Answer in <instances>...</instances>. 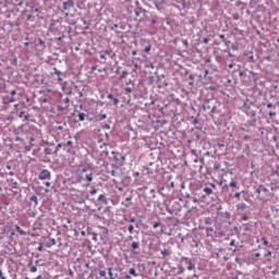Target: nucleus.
I'll return each instance as SVG.
<instances>
[{"mask_svg":"<svg viewBox=\"0 0 279 279\" xmlns=\"http://www.w3.org/2000/svg\"><path fill=\"white\" fill-rule=\"evenodd\" d=\"M255 193L257 194V198L260 199V202H267L269 197H271L269 189H267V186H265L264 184L258 185L255 189Z\"/></svg>","mask_w":279,"mask_h":279,"instance_id":"obj_1","label":"nucleus"},{"mask_svg":"<svg viewBox=\"0 0 279 279\" xmlns=\"http://www.w3.org/2000/svg\"><path fill=\"white\" fill-rule=\"evenodd\" d=\"M181 263H184L187 271H193L195 269V263L189 257H181Z\"/></svg>","mask_w":279,"mask_h":279,"instance_id":"obj_2","label":"nucleus"},{"mask_svg":"<svg viewBox=\"0 0 279 279\" xmlns=\"http://www.w3.org/2000/svg\"><path fill=\"white\" fill-rule=\"evenodd\" d=\"M111 154L113 156V160L116 162H119V165H121V167H123V165H125V156H123L122 154L117 153V151H112Z\"/></svg>","mask_w":279,"mask_h":279,"instance_id":"obj_3","label":"nucleus"},{"mask_svg":"<svg viewBox=\"0 0 279 279\" xmlns=\"http://www.w3.org/2000/svg\"><path fill=\"white\" fill-rule=\"evenodd\" d=\"M236 181H231L229 184L226 183L225 180L219 182V185L222 186V191H229V189H236Z\"/></svg>","mask_w":279,"mask_h":279,"instance_id":"obj_4","label":"nucleus"},{"mask_svg":"<svg viewBox=\"0 0 279 279\" xmlns=\"http://www.w3.org/2000/svg\"><path fill=\"white\" fill-rule=\"evenodd\" d=\"M38 180H51V171L44 169L38 174Z\"/></svg>","mask_w":279,"mask_h":279,"instance_id":"obj_5","label":"nucleus"},{"mask_svg":"<svg viewBox=\"0 0 279 279\" xmlns=\"http://www.w3.org/2000/svg\"><path fill=\"white\" fill-rule=\"evenodd\" d=\"M75 8V1L73 0H68L63 2V10L64 12H71Z\"/></svg>","mask_w":279,"mask_h":279,"instance_id":"obj_6","label":"nucleus"},{"mask_svg":"<svg viewBox=\"0 0 279 279\" xmlns=\"http://www.w3.org/2000/svg\"><path fill=\"white\" fill-rule=\"evenodd\" d=\"M48 32L53 36H60V28L56 25V22L50 23Z\"/></svg>","mask_w":279,"mask_h":279,"instance_id":"obj_7","label":"nucleus"},{"mask_svg":"<svg viewBox=\"0 0 279 279\" xmlns=\"http://www.w3.org/2000/svg\"><path fill=\"white\" fill-rule=\"evenodd\" d=\"M109 279H117L119 278V270L116 268L109 267L107 268Z\"/></svg>","mask_w":279,"mask_h":279,"instance_id":"obj_8","label":"nucleus"},{"mask_svg":"<svg viewBox=\"0 0 279 279\" xmlns=\"http://www.w3.org/2000/svg\"><path fill=\"white\" fill-rule=\"evenodd\" d=\"M93 178H94V173L88 172V170H86V172L84 173V180L86 182L85 186H90V182H93Z\"/></svg>","mask_w":279,"mask_h":279,"instance_id":"obj_9","label":"nucleus"},{"mask_svg":"<svg viewBox=\"0 0 279 279\" xmlns=\"http://www.w3.org/2000/svg\"><path fill=\"white\" fill-rule=\"evenodd\" d=\"M195 165H199V166H194L195 169H197V171L202 172V170L204 169V158H195L194 159Z\"/></svg>","mask_w":279,"mask_h":279,"instance_id":"obj_10","label":"nucleus"},{"mask_svg":"<svg viewBox=\"0 0 279 279\" xmlns=\"http://www.w3.org/2000/svg\"><path fill=\"white\" fill-rule=\"evenodd\" d=\"M84 173H86V169H82L80 173L76 174V184H82L83 182H85Z\"/></svg>","mask_w":279,"mask_h":279,"instance_id":"obj_11","label":"nucleus"},{"mask_svg":"<svg viewBox=\"0 0 279 279\" xmlns=\"http://www.w3.org/2000/svg\"><path fill=\"white\" fill-rule=\"evenodd\" d=\"M77 117H78V119L75 120V123H80V121H86L87 116L84 112H78Z\"/></svg>","mask_w":279,"mask_h":279,"instance_id":"obj_12","label":"nucleus"},{"mask_svg":"<svg viewBox=\"0 0 279 279\" xmlns=\"http://www.w3.org/2000/svg\"><path fill=\"white\" fill-rule=\"evenodd\" d=\"M21 132H23V130L19 129L16 131V136H15V143H23V138L21 136H19L21 134Z\"/></svg>","mask_w":279,"mask_h":279,"instance_id":"obj_13","label":"nucleus"},{"mask_svg":"<svg viewBox=\"0 0 279 279\" xmlns=\"http://www.w3.org/2000/svg\"><path fill=\"white\" fill-rule=\"evenodd\" d=\"M107 99H112L114 106H118V104L120 101L119 98H114V95H112V94H109L107 96Z\"/></svg>","mask_w":279,"mask_h":279,"instance_id":"obj_14","label":"nucleus"},{"mask_svg":"<svg viewBox=\"0 0 279 279\" xmlns=\"http://www.w3.org/2000/svg\"><path fill=\"white\" fill-rule=\"evenodd\" d=\"M105 56H109V58L114 59L117 58V53L112 52V50H105Z\"/></svg>","mask_w":279,"mask_h":279,"instance_id":"obj_15","label":"nucleus"},{"mask_svg":"<svg viewBox=\"0 0 279 279\" xmlns=\"http://www.w3.org/2000/svg\"><path fill=\"white\" fill-rule=\"evenodd\" d=\"M14 228L21 236H25V234H26L25 231L23 229H21L19 225H15Z\"/></svg>","mask_w":279,"mask_h":279,"instance_id":"obj_16","label":"nucleus"},{"mask_svg":"<svg viewBox=\"0 0 279 279\" xmlns=\"http://www.w3.org/2000/svg\"><path fill=\"white\" fill-rule=\"evenodd\" d=\"M69 108V105H58L57 106V110H59V112H64V110H66Z\"/></svg>","mask_w":279,"mask_h":279,"instance_id":"obj_17","label":"nucleus"},{"mask_svg":"<svg viewBox=\"0 0 279 279\" xmlns=\"http://www.w3.org/2000/svg\"><path fill=\"white\" fill-rule=\"evenodd\" d=\"M207 236H213L215 229L213 227H207L206 229Z\"/></svg>","mask_w":279,"mask_h":279,"instance_id":"obj_18","label":"nucleus"},{"mask_svg":"<svg viewBox=\"0 0 279 279\" xmlns=\"http://www.w3.org/2000/svg\"><path fill=\"white\" fill-rule=\"evenodd\" d=\"M56 245V239H49L46 243V247H53Z\"/></svg>","mask_w":279,"mask_h":279,"instance_id":"obj_19","label":"nucleus"},{"mask_svg":"<svg viewBox=\"0 0 279 279\" xmlns=\"http://www.w3.org/2000/svg\"><path fill=\"white\" fill-rule=\"evenodd\" d=\"M9 182L12 189H19V182H16L14 179H11Z\"/></svg>","mask_w":279,"mask_h":279,"instance_id":"obj_20","label":"nucleus"},{"mask_svg":"<svg viewBox=\"0 0 279 279\" xmlns=\"http://www.w3.org/2000/svg\"><path fill=\"white\" fill-rule=\"evenodd\" d=\"M20 119H24V121H27L29 119V116L25 114V111H21L19 113Z\"/></svg>","mask_w":279,"mask_h":279,"instance_id":"obj_21","label":"nucleus"},{"mask_svg":"<svg viewBox=\"0 0 279 279\" xmlns=\"http://www.w3.org/2000/svg\"><path fill=\"white\" fill-rule=\"evenodd\" d=\"M131 247L132 250H138V247H141V242H136V241L132 242Z\"/></svg>","mask_w":279,"mask_h":279,"instance_id":"obj_22","label":"nucleus"},{"mask_svg":"<svg viewBox=\"0 0 279 279\" xmlns=\"http://www.w3.org/2000/svg\"><path fill=\"white\" fill-rule=\"evenodd\" d=\"M245 56H247V60L248 62H254V52H248V53H245Z\"/></svg>","mask_w":279,"mask_h":279,"instance_id":"obj_23","label":"nucleus"},{"mask_svg":"<svg viewBox=\"0 0 279 279\" xmlns=\"http://www.w3.org/2000/svg\"><path fill=\"white\" fill-rule=\"evenodd\" d=\"M29 201L34 202L35 206H38V196L33 195V196L29 197Z\"/></svg>","mask_w":279,"mask_h":279,"instance_id":"obj_24","label":"nucleus"},{"mask_svg":"<svg viewBox=\"0 0 279 279\" xmlns=\"http://www.w3.org/2000/svg\"><path fill=\"white\" fill-rule=\"evenodd\" d=\"M28 12H29L31 14H34L35 12H36V13L40 12V10H39L38 8H34V5H31Z\"/></svg>","mask_w":279,"mask_h":279,"instance_id":"obj_25","label":"nucleus"},{"mask_svg":"<svg viewBox=\"0 0 279 279\" xmlns=\"http://www.w3.org/2000/svg\"><path fill=\"white\" fill-rule=\"evenodd\" d=\"M203 191L206 193V195H213V189L210 187H204Z\"/></svg>","mask_w":279,"mask_h":279,"instance_id":"obj_26","label":"nucleus"},{"mask_svg":"<svg viewBox=\"0 0 279 279\" xmlns=\"http://www.w3.org/2000/svg\"><path fill=\"white\" fill-rule=\"evenodd\" d=\"M242 230H243V232H250V230H252V228L250 227V225H243Z\"/></svg>","mask_w":279,"mask_h":279,"instance_id":"obj_27","label":"nucleus"},{"mask_svg":"<svg viewBox=\"0 0 279 279\" xmlns=\"http://www.w3.org/2000/svg\"><path fill=\"white\" fill-rule=\"evenodd\" d=\"M98 274H99L100 278L108 279V277H106V274H107L106 270H99Z\"/></svg>","mask_w":279,"mask_h":279,"instance_id":"obj_28","label":"nucleus"},{"mask_svg":"<svg viewBox=\"0 0 279 279\" xmlns=\"http://www.w3.org/2000/svg\"><path fill=\"white\" fill-rule=\"evenodd\" d=\"M205 223L206 226H213V218L210 217L205 218Z\"/></svg>","mask_w":279,"mask_h":279,"instance_id":"obj_29","label":"nucleus"},{"mask_svg":"<svg viewBox=\"0 0 279 279\" xmlns=\"http://www.w3.org/2000/svg\"><path fill=\"white\" fill-rule=\"evenodd\" d=\"M14 101H16V99L14 98V96H11V98L4 100V104H14Z\"/></svg>","mask_w":279,"mask_h":279,"instance_id":"obj_30","label":"nucleus"},{"mask_svg":"<svg viewBox=\"0 0 279 279\" xmlns=\"http://www.w3.org/2000/svg\"><path fill=\"white\" fill-rule=\"evenodd\" d=\"M129 274H130V276H134L135 278H136V276H138V274H136V269H134V268H131L129 270Z\"/></svg>","mask_w":279,"mask_h":279,"instance_id":"obj_31","label":"nucleus"},{"mask_svg":"<svg viewBox=\"0 0 279 279\" xmlns=\"http://www.w3.org/2000/svg\"><path fill=\"white\" fill-rule=\"evenodd\" d=\"M128 75H130V72L123 71L121 76H120V80H125V77H128Z\"/></svg>","mask_w":279,"mask_h":279,"instance_id":"obj_32","label":"nucleus"},{"mask_svg":"<svg viewBox=\"0 0 279 279\" xmlns=\"http://www.w3.org/2000/svg\"><path fill=\"white\" fill-rule=\"evenodd\" d=\"M99 121H104L105 119H108V116L106 113H100L98 116Z\"/></svg>","mask_w":279,"mask_h":279,"instance_id":"obj_33","label":"nucleus"},{"mask_svg":"<svg viewBox=\"0 0 279 279\" xmlns=\"http://www.w3.org/2000/svg\"><path fill=\"white\" fill-rule=\"evenodd\" d=\"M99 156L100 158H108V150H102Z\"/></svg>","mask_w":279,"mask_h":279,"instance_id":"obj_34","label":"nucleus"},{"mask_svg":"<svg viewBox=\"0 0 279 279\" xmlns=\"http://www.w3.org/2000/svg\"><path fill=\"white\" fill-rule=\"evenodd\" d=\"M161 255L163 258L169 256V250L165 248L163 251H161Z\"/></svg>","mask_w":279,"mask_h":279,"instance_id":"obj_35","label":"nucleus"},{"mask_svg":"<svg viewBox=\"0 0 279 279\" xmlns=\"http://www.w3.org/2000/svg\"><path fill=\"white\" fill-rule=\"evenodd\" d=\"M44 154L45 156H51V148H45Z\"/></svg>","mask_w":279,"mask_h":279,"instance_id":"obj_36","label":"nucleus"},{"mask_svg":"<svg viewBox=\"0 0 279 279\" xmlns=\"http://www.w3.org/2000/svg\"><path fill=\"white\" fill-rule=\"evenodd\" d=\"M234 72H239L240 77H243L245 75V72L243 70H240V69L234 70Z\"/></svg>","mask_w":279,"mask_h":279,"instance_id":"obj_37","label":"nucleus"},{"mask_svg":"<svg viewBox=\"0 0 279 279\" xmlns=\"http://www.w3.org/2000/svg\"><path fill=\"white\" fill-rule=\"evenodd\" d=\"M54 71V75H58V77H60V75H62V72L60 70H58V68H53Z\"/></svg>","mask_w":279,"mask_h":279,"instance_id":"obj_38","label":"nucleus"},{"mask_svg":"<svg viewBox=\"0 0 279 279\" xmlns=\"http://www.w3.org/2000/svg\"><path fill=\"white\" fill-rule=\"evenodd\" d=\"M61 101H62V104H63L64 106H69L70 99H69V97H65V98H63Z\"/></svg>","mask_w":279,"mask_h":279,"instance_id":"obj_39","label":"nucleus"},{"mask_svg":"<svg viewBox=\"0 0 279 279\" xmlns=\"http://www.w3.org/2000/svg\"><path fill=\"white\" fill-rule=\"evenodd\" d=\"M262 241H263V243H264V245L267 247V245H269V241L267 240V238L266 236H263L262 238Z\"/></svg>","mask_w":279,"mask_h":279,"instance_id":"obj_40","label":"nucleus"},{"mask_svg":"<svg viewBox=\"0 0 279 279\" xmlns=\"http://www.w3.org/2000/svg\"><path fill=\"white\" fill-rule=\"evenodd\" d=\"M98 202H106V195L100 194V195L98 196Z\"/></svg>","mask_w":279,"mask_h":279,"instance_id":"obj_41","label":"nucleus"},{"mask_svg":"<svg viewBox=\"0 0 279 279\" xmlns=\"http://www.w3.org/2000/svg\"><path fill=\"white\" fill-rule=\"evenodd\" d=\"M247 101H250V100L246 99V101H244L243 108H245L246 110H250V104Z\"/></svg>","mask_w":279,"mask_h":279,"instance_id":"obj_42","label":"nucleus"},{"mask_svg":"<svg viewBox=\"0 0 279 279\" xmlns=\"http://www.w3.org/2000/svg\"><path fill=\"white\" fill-rule=\"evenodd\" d=\"M145 53H149L151 51V45H148L144 49Z\"/></svg>","mask_w":279,"mask_h":279,"instance_id":"obj_43","label":"nucleus"},{"mask_svg":"<svg viewBox=\"0 0 279 279\" xmlns=\"http://www.w3.org/2000/svg\"><path fill=\"white\" fill-rule=\"evenodd\" d=\"M60 149H62V144L57 145L54 154H58V151H60Z\"/></svg>","mask_w":279,"mask_h":279,"instance_id":"obj_44","label":"nucleus"},{"mask_svg":"<svg viewBox=\"0 0 279 279\" xmlns=\"http://www.w3.org/2000/svg\"><path fill=\"white\" fill-rule=\"evenodd\" d=\"M130 234H132V232H134V225H130L128 228Z\"/></svg>","mask_w":279,"mask_h":279,"instance_id":"obj_45","label":"nucleus"},{"mask_svg":"<svg viewBox=\"0 0 279 279\" xmlns=\"http://www.w3.org/2000/svg\"><path fill=\"white\" fill-rule=\"evenodd\" d=\"M169 191H171V189H175V183L174 182H170V184L168 185Z\"/></svg>","mask_w":279,"mask_h":279,"instance_id":"obj_46","label":"nucleus"},{"mask_svg":"<svg viewBox=\"0 0 279 279\" xmlns=\"http://www.w3.org/2000/svg\"><path fill=\"white\" fill-rule=\"evenodd\" d=\"M26 21H34V15L32 14L26 15Z\"/></svg>","mask_w":279,"mask_h":279,"instance_id":"obj_47","label":"nucleus"},{"mask_svg":"<svg viewBox=\"0 0 279 279\" xmlns=\"http://www.w3.org/2000/svg\"><path fill=\"white\" fill-rule=\"evenodd\" d=\"M36 271H38V268H36L35 266H32L31 267V272L32 274H36Z\"/></svg>","mask_w":279,"mask_h":279,"instance_id":"obj_48","label":"nucleus"},{"mask_svg":"<svg viewBox=\"0 0 279 279\" xmlns=\"http://www.w3.org/2000/svg\"><path fill=\"white\" fill-rule=\"evenodd\" d=\"M37 252H45V247H43V244H40V245L37 247Z\"/></svg>","mask_w":279,"mask_h":279,"instance_id":"obj_49","label":"nucleus"},{"mask_svg":"<svg viewBox=\"0 0 279 279\" xmlns=\"http://www.w3.org/2000/svg\"><path fill=\"white\" fill-rule=\"evenodd\" d=\"M65 147H73V142L68 141V142L65 143Z\"/></svg>","mask_w":279,"mask_h":279,"instance_id":"obj_50","label":"nucleus"},{"mask_svg":"<svg viewBox=\"0 0 279 279\" xmlns=\"http://www.w3.org/2000/svg\"><path fill=\"white\" fill-rule=\"evenodd\" d=\"M89 193L90 195H97V189L93 187V190Z\"/></svg>","mask_w":279,"mask_h":279,"instance_id":"obj_51","label":"nucleus"},{"mask_svg":"<svg viewBox=\"0 0 279 279\" xmlns=\"http://www.w3.org/2000/svg\"><path fill=\"white\" fill-rule=\"evenodd\" d=\"M220 40H222L223 43H226L227 38L226 35H219Z\"/></svg>","mask_w":279,"mask_h":279,"instance_id":"obj_52","label":"nucleus"},{"mask_svg":"<svg viewBox=\"0 0 279 279\" xmlns=\"http://www.w3.org/2000/svg\"><path fill=\"white\" fill-rule=\"evenodd\" d=\"M14 195H20L21 194V189H15V191H13Z\"/></svg>","mask_w":279,"mask_h":279,"instance_id":"obj_53","label":"nucleus"},{"mask_svg":"<svg viewBox=\"0 0 279 279\" xmlns=\"http://www.w3.org/2000/svg\"><path fill=\"white\" fill-rule=\"evenodd\" d=\"M203 43H204V45H208V43H210V39H208V38H203Z\"/></svg>","mask_w":279,"mask_h":279,"instance_id":"obj_54","label":"nucleus"},{"mask_svg":"<svg viewBox=\"0 0 279 279\" xmlns=\"http://www.w3.org/2000/svg\"><path fill=\"white\" fill-rule=\"evenodd\" d=\"M234 197H235V199H241V193L236 192V193L234 194Z\"/></svg>","mask_w":279,"mask_h":279,"instance_id":"obj_55","label":"nucleus"},{"mask_svg":"<svg viewBox=\"0 0 279 279\" xmlns=\"http://www.w3.org/2000/svg\"><path fill=\"white\" fill-rule=\"evenodd\" d=\"M102 130H110V124L102 125Z\"/></svg>","mask_w":279,"mask_h":279,"instance_id":"obj_56","label":"nucleus"},{"mask_svg":"<svg viewBox=\"0 0 279 279\" xmlns=\"http://www.w3.org/2000/svg\"><path fill=\"white\" fill-rule=\"evenodd\" d=\"M229 245H231V246L236 245V241H235V240H231L230 243H229Z\"/></svg>","mask_w":279,"mask_h":279,"instance_id":"obj_57","label":"nucleus"},{"mask_svg":"<svg viewBox=\"0 0 279 279\" xmlns=\"http://www.w3.org/2000/svg\"><path fill=\"white\" fill-rule=\"evenodd\" d=\"M233 21H239V13L233 14Z\"/></svg>","mask_w":279,"mask_h":279,"instance_id":"obj_58","label":"nucleus"},{"mask_svg":"<svg viewBox=\"0 0 279 279\" xmlns=\"http://www.w3.org/2000/svg\"><path fill=\"white\" fill-rule=\"evenodd\" d=\"M39 101H40L41 104H47V98H43V97H41V98L39 99Z\"/></svg>","mask_w":279,"mask_h":279,"instance_id":"obj_59","label":"nucleus"},{"mask_svg":"<svg viewBox=\"0 0 279 279\" xmlns=\"http://www.w3.org/2000/svg\"><path fill=\"white\" fill-rule=\"evenodd\" d=\"M29 141H31V142H29V143H31V147H34V145H35V144H34V141H35L34 137H31Z\"/></svg>","mask_w":279,"mask_h":279,"instance_id":"obj_60","label":"nucleus"},{"mask_svg":"<svg viewBox=\"0 0 279 279\" xmlns=\"http://www.w3.org/2000/svg\"><path fill=\"white\" fill-rule=\"evenodd\" d=\"M160 226V222H154L153 228L156 229Z\"/></svg>","mask_w":279,"mask_h":279,"instance_id":"obj_61","label":"nucleus"},{"mask_svg":"<svg viewBox=\"0 0 279 279\" xmlns=\"http://www.w3.org/2000/svg\"><path fill=\"white\" fill-rule=\"evenodd\" d=\"M275 175H277L279 178V166H277V169L275 171Z\"/></svg>","mask_w":279,"mask_h":279,"instance_id":"obj_62","label":"nucleus"},{"mask_svg":"<svg viewBox=\"0 0 279 279\" xmlns=\"http://www.w3.org/2000/svg\"><path fill=\"white\" fill-rule=\"evenodd\" d=\"M0 279H5V277L3 276V271L0 269Z\"/></svg>","mask_w":279,"mask_h":279,"instance_id":"obj_63","label":"nucleus"},{"mask_svg":"<svg viewBox=\"0 0 279 279\" xmlns=\"http://www.w3.org/2000/svg\"><path fill=\"white\" fill-rule=\"evenodd\" d=\"M11 279H16V274H11Z\"/></svg>","mask_w":279,"mask_h":279,"instance_id":"obj_64","label":"nucleus"}]
</instances>
